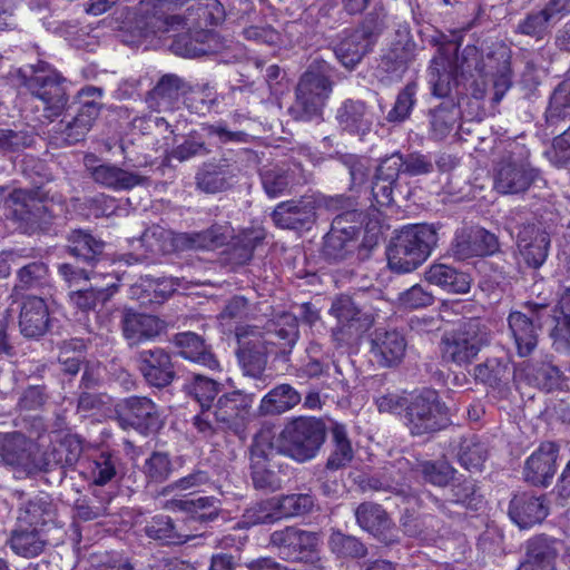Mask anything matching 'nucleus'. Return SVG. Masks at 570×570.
Returning a JSON list of instances; mask_svg holds the SVG:
<instances>
[{
	"label": "nucleus",
	"instance_id": "obj_57",
	"mask_svg": "<svg viewBox=\"0 0 570 570\" xmlns=\"http://www.w3.org/2000/svg\"><path fill=\"white\" fill-rule=\"evenodd\" d=\"M49 285V267L41 259L29 262L16 272L12 288L14 295L23 292L40 291Z\"/></svg>",
	"mask_w": 570,
	"mask_h": 570
},
{
	"label": "nucleus",
	"instance_id": "obj_27",
	"mask_svg": "<svg viewBox=\"0 0 570 570\" xmlns=\"http://www.w3.org/2000/svg\"><path fill=\"white\" fill-rule=\"evenodd\" d=\"M407 341L396 328L376 327L370 334V352L381 367H395L405 356Z\"/></svg>",
	"mask_w": 570,
	"mask_h": 570
},
{
	"label": "nucleus",
	"instance_id": "obj_15",
	"mask_svg": "<svg viewBox=\"0 0 570 570\" xmlns=\"http://www.w3.org/2000/svg\"><path fill=\"white\" fill-rule=\"evenodd\" d=\"M238 347L236 355L245 376L255 380L257 390L265 389L269 383V375L265 374L267 356L271 348L261 336V332L249 331L237 333Z\"/></svg>",
	"mask_w": 570,
	"mask_h": 570
},
{
	"label": "nucleus",
	"instance_id": "obj_18",
	"mask_svg": "<svg viewBox=\"0 0 570 570\" xmlns=\"http://www.w3.org/2000/svg\"><path fill=\"white\" fill-rule=\"evenodd\" d=\"M330 313L337 320V325L332 328V336L343 343L362 336L374 322L373 316L360 309L347 295L336 297Z\"/></svg>",
	"mask_w": 570,
	"mask_h": 570
},
{
	"label": "nucleus",
	"instance_id": "obj_17",
	"mask_svg": "<svg viewBox=\"0 0 570 570\" xmlns=\"http://www.w3.org/2000/svg\"><path fill=\"white\" fill-rule=\"evenodd\" d=\"M254 393L240 390L223 393L214 405L217 425L237 436H243L250 417Z\"/></svg>",
	"mask_w": 570,
	"mask_h": 570
},
{
	"label": "nucleus",
	"instance_id": "obj_13",
	"mask_svg": "<svg viewBox=\"0 0 570 570\" xmlns=\"http://www.w3.org/2000/svg\"><path fill=\"white\" fill-rule=\"evenodd\" d=\"M183 7V0H140L134 10L135 27L144 37L179 30Z\"/></svg>",
	"mask_w": 570,
	"mask_h": 570
},
{
	"label": "nucleus",
	"instance_id": "obj_22",
	"mask_svg": "<svg viewBox=\"0 0 570 570\" xmlns=\"http://www.w3.org/2000/svg\"><path fill=\"white\" fill-rule=\"evenodd\" d=\"M316 197L302 196L298 199H289L277 204L271 217L279 228L308 230L316 222Z\"/></svg>",
	"mask_w": 570,
	"mask_h": 570
},
{
	"label": "nucleus",
	"instance_id": "obj_49",
	"mask_svg": "<svg viewBox=\"0 0 570 570\" xmlns=\"http://www.w3.org/2000/svg\"><path fill=\"white\" fill-rule=\"evenodd\" d=\"M106 243L86 229H72L67 236V253L78 261L95 265L105 254Z\"/></svg>",
	"mask_w": 570,
	"mask_h": 570
},
{
	"label": "nucleus",
	"instance_id": "obj_45",
	"mask_svg": "<svg viewBox=\"0 0 570 570\" xmlns=\"http://www.w3.org/2000/svg\"><path fill=\"white\" fill-rule=\"evenodd\" d=\"M83 451V440L78 434H66L60 439L58 444H43L45 458L50 460V464L46 466L45 474L57 469L61 470V479L66 475V469L73 468Z\"/></svg>",
	"mask_w": 570,
	"mask_h": 570
},
{
	"label": "nucleus",
	"instance_id": "obj_39",
	"mask_svg": "<svg viewBox=\"0 0 570 570\" xmlns=\"http://www.w3.org/2000/svg\"><path fill=\"white\" fill-rule=\"evenodd\" d=\"M335 119L343 131L364 137L375 120L373 107L361 99H345L336 110Z\"/></svg>",
	"mask_w": 570,
	"mask_h": 570
},
{
	"label": "nucleus",
	"instance_id": "obj_21",
	"mask_svg": "<svg viewBox=\"0 0 570 570\" xmlns=\"http://www.w3.org/2000/svg\"><path fill=\"white\" fill-rule=\"evenodd\" d=\"M428 498L441 514L451 519L460 515L451 510V505H458L474 512L484 507V498L480 492V487L471 478L451 483L445 499H440L430 492H428Z\"/></svg>",
	"mask_w": 570,
	"mask_h": 570
},
{
	"label": "nucleus",
	"instance_id": "obj_52",
	"mask_svg": "<svg viewBox=\"0 0 570 570\" xmlns=\"http://www.w3.org/2000/svg\"><path fill=\"white\" fill-rule=\"evenodd\" d=\"M425 281L448 293L465 294L470 291V276L446 264H433L424 273Z\"/></svg>",
	"mask_w": 570,
	"mask_h": 570
},
{
	"label": "nucleus",
	"instance_id": "obj_59",
	"mask_svg": "<svg viewBox=\"0 0 570 570\" xmlns=\"http://www.w3.org/2000/svg\"><path fill=\"white\" fill-rule=\"evenodd\" d=\"M220 501L215 497H199L189 500H173L166 508L178 509L190 514L191 521L208 523L216 520L219 515Z\"/></svg>",
	"mask_w": 570,
	"mask_h": 570
},
{
	"label": "nucleus",
	"instance_id": "obj_47",
	"mask_svg": "<svg viewBox=\"0 0 570 570\" xmlns=\"http://www.w3.org/2000/svg\"><path fill=\"white\" fill-rule=\"evenodd\" d=\"M171 343L183 358L209 370H218L220 367L212 346L206 343L203 336L194 332H180L173 336Z\"/></svg>",
	"mask_w": 570,
	"mask_h": 570
},
{
	"label": "nucleus",
	"instance_id": "obj_56",
	"mask_svg": "<svg viewBox=\"0 0 570 570\" xmlns=\"http://www.w3.org/2000/svg\"><path fill=\"white\" fill-rule=\"evenodd\" d=\"M331 452L325 463V471L345 469L354 458V450L345 425L334 423L331 428Z\"/></svg>",
	"mask_w": 570,
	"mask_h": 570
},
{
	"label": "nucleus",
	"instance_id": "obj_26",
	"mask_svg": "<svg viewBox=\"0 0 570 570\" xmlns=\"http://www.w3.org/2000/svg\"><path fill=\"white\" fill-rule=\"evenodd\" d=\"M261 336L275 357H287L299 338L298 316L293 313H282L267 323Z\"/></svg>",
	"mask_w": 570,
	"mask_h": 570
},
{
	"label": "nucleus",
	"instance_id": "obj_31",
	"mask_svg": "<svg viewBox=\"0 0 570 570\" xmlns=\"http://www.w3.org/2000/svg\"><path fill=\"white\" fill-rule=\"evenodd\" d=\"M517 247L520 256L531 268H539L548 258L550 235L535 224L517 227Z\"/></svg>",
	"mask_w": 570,
	"mask_h": 570
},
{
	"label": "nucleus",
	"instance_id": "obj_41",
	"mask_svg": "<svg viewBox=\"0 0 570 570\" xmlns=\"http://www.w3.org/2000/svg\"><path fill=\"white\" fill-rule=\"evenodd\" d=\"M120 325L122 335L130 347L155 338L165 328V323L160 318L138 313L131 308L122 311Z\"/></svg>",
	"mask_w": 570,
	"mask_h": 570
},
{
	"label": "nucleus",
	"instance_id": "obj_25",
	"mask_svg": "<svg viewBox=\"0 0 570 570\" xmlns=\"http://www.w3.org/2000/svg\"><path fill=\"white\" fill-rule=\"evenodd\" d=\"M11 197L19 205L14 214L26 224L28 232L49 234L53 230L56 214L52 205H47L22 189L14 190Z\"/></svg>",
	"mask_w": 570,
	"mask_h": 570
},
{
	"label": "nucleus",
	"instance_id": "obj_2",
	"mask_svg": "<svg viewBox=\"0 0 570 570\" xmlns=\"http://www.w3.org/2000/svg\"><path fill=\"white\" fill-rule=\"evenodd\" d=\"M539 169L530 163L529 148L517 140L501 141L494 148L493 188L502 195L525 193L538 179Z\"/></svg>",
	"mask_w": 570,
	"mask_h": 570
},
{
	"label": "nucleus",
	"instance_id": "obj_48",
	"mask_svg": "<svg viewBox=\"0 0 570 570\" xmlns=\"http://www.w3.org/2000/svg\"><path fill=\"white\" fill-rule=\"evenodd\" d=\"M374 46L360 32L345 29L340 41L334 46L333 52L337 61L347 70H354L362 60L373 52Z\"/></svg>",
	"mask_w": 570,
	"mask_h": 570
},
{
	"label": "nucleus",
	"instance_id": "obj_61",
	"mask_svg": "<svg viewBox=\"0 0 570 570\" xmlns=\"http://www.w3.org/2000/svg\"><path fill=\"white\" fill-rule=\"evenodd\" d=\"M489 455L488 444L478 435L463 436L456 453L462 468L469 471H480Z\"/></svg>",
	"mask_w": 570,
	"mask_h": 570
},
{
	"label": "nucleus",
	"instance_id": "obj_37",
	"mask_svg": "<svg viewBox=\"0 0 570 570\" xmlns=\"http://www.w3.org/2000/svg\"><path fill=\"white\" fill-rule=\"evenodd\" d=\"M509 517L520 529H529L541 523L549 514L546 495L521 492L512 497L509 503Z\"/></svg>",
	"mask_w": 570,
	"mask_h": 570
},
{
	"label": "nucleus",
	"instance_id": "obj_46",
	"mask_svg": "<svg viewBox=\"0 0 570 570\" xmlns=\"http://www.w3.org/2000/svg\"><path fill=\"white\" fill-rule=\"evenodd\" d=\"M232 167L230 159L226 156L204 163L195 175L197 189L206 194L227 190L232 186L230 179L235 176Z\"/></svg>",
	"mask_w": 570,
	"mask_h": 570
},
{
	"label": "nucleus",
	"instance_id": "obj_38",
	"mask_svg": "<svg viewBox=\"0 0 570 570\" xmlns=\"http://www.w3.org/2000/svg\"><path fill=\"white\" fill-rule=\"evenodd\" d=\"M102 89L87 86L78 91L72 101L65 108L66 119L83 127L89 132L102 108Z\"/></svg>",
	"mask_w": 570,
	"mask_h": 570
},
{
	"label": "nucleus",
	"instance_id": "obj_19",
	"mask_svg": "<svg viewBox=\"0 0 570 570\" xmlns=\"http://www.w3.org/2000/svg\"><path fill=\"white\" fill-rule=\"evenodd\" d=\"M530 315L513 311L508 316V325L520 357L530 355L538 345L539 331L548 305L528 302Z\"/></svg>",
	"mask_w": 570,
	"mask_h": 570
},
{
	"label": "nucleus",
	"instance_id": "obj_20",
	"mask_svg": "<svg viewBox=\"0 0 570 570\" xmlns=\"http://www.w3.org/2000/svg\"><path fill=\"white\" fill-rule=\"evenodd\" d=\"M498 250V237L480 226H464L456 229L451 244L453 257L462 262L494 255Z\"/></svg>",
	"mask_w": 570,
	"mask_h": 570
},
{
	"label": "nucleus",
	"instance_id": "obj_64",
	"mask_svg": "<svg viewBox=\"0 0 570 570\" xmlns=\"http://www.w3.org/2000/svg\"><path fill=\"white\" fill-rule=\"evenodd\" d=\"M262 186L271 198L278 197L294 185L295 174L289 167L274 166L259 173Z\"/></svg>",
	"mask_w": 570,
	"mask_h": 570
},
{
	"label": "nucleus",
	"instance_id": "obj_16",
	"mask_svg": "<svg viewBox=\"0 0 570 570\" xmlns=\"http://www.w3.org/2000/svg\"><path fill=\"white\" fill-rule=\"evenodd\" d=\"M83 165L94 183L114 191H128L150 184L149 177L124 169L116 164L102 161L95 154L85 155Z\"/></svg>",
	"mask_w": 570,
	"mask_h": 570
},
{
	"label": "nucleus",
	"instance_id": "obj_63",
	"mask_svg": "<svg viewBox=\"0 0 570 570\" xmlns=\"http://www.w3.org/2000/svg\"><path fill=\"white\" fill-rule=\"evenodd\" d=\"M330 551L338 559H362L367 556L366 546L356 537L333 530L328 541Z\"/></svg>",
	"mask_w": 570,
	"mask_h": 570
},
{
	"label": "nucleus",
	"instance_id": "obj_43",
	"mask_svg": "<svg viewBox=\"0 0 570 570\" xmlns=\"http://www.w3.org/2000/svg\"><path fill=\"white\" fill-rule=\"evenodd\" d=\"M563 540L546 533L533 535L525 542L527 560L523 568L532 570H556Z\"/></svg>",
	"mask_w": 570,
	"mask_h": 570
},
{
	"label": "nucleus",
	"instance_id": "obj_58",
	"mask_svg": "<svg viewBox=\"0 0 570 570\" xmlns=\"http://www.w3.org/2000/svg\"><path fill=\"white\" fill-rule=\"evenodd\" d=\"M223 387V383L196 373H193L184 385L187 395L193 397L202 410H212L214 407V401L222 393Z\"/></svg>",
	"mask_w": 570,
	"mask_h": 570
},
{
	"label": "nucleus",
	"instance_id": "obj_54",
	"mask_svg": "<svg viewBox=\"0 0 570 570\" xmlns=\"http://www.w3.org/2000/svg\"><path fill=\"white\" fill-rule=\"evenodd\" d=\"M57 517V508L48 494L37 495L19 508L17 521L30 523L37 530L49 523H53Z\"/></svg>",
	"mask_w": 570,
	"mask_h": 570
},
{
	"label": "nucleus",
	"instance_id": "obj_14",
	"mask_svg": "<svg viewBox=\"0 0 570 570\" xmlns=\"http://www.w3.org/2000/svg\"><path fill=\"white\" fill-rule=\"evenodd\" d=\"M115 414L124 430L132 429L144 436L155 435L165 424L160 407L147 396L131 395L120 400Z\"/></svg>",
	"mask_w": 570,
	"mask_h": 570
},
{
	"label": "nucleus",
	"instance_id": "obj_6",
	"mask_svg": "<svg viewBox=\"0 0 570 570\" xmlns=\"http://www.w3.org/2000/svg\"><path fill=\"white\" fill-rule=\"evenodd\" d=\"M45 455L43 443L27 439L22 432H0V463L16 479H36L45 474L50 464Z\"/></svg>",
	"mask_w": 570,
	"mask_h": 570
},
{
	"label": "nucleus",
	"instance_id": "obj_53",
	"mask_svg": "<svg viewBox=\"0 0 570 570\" xmlns=\"http://www.w3.org/2000/svg\"><path fill=\"white\" fill-rule=\"evenodd\" d=\"M8 543L17 556L35 558L43 551L46 539L42 535V530L30 527V523L17 521Z\"/></svg>",
	"mask_w": 570,
	"mask_h": 570
},
{
	"label": "nucleus",
	"instance_id": "obj_55",
	"mask_svg": "<svg viewBox=\"0 0 570 570\" xmlns=\"http://www.w3.org/2000/svg\"><path fill=\"white\" fill-rule=\"evenodd\" d=\"M302 401L301 393L291 384H278L261 401L259 411L265 415H278L294 409Z\"/></svg>",
	"mask_w": 570,
	"mask_h": 570
},
{
	"label": "nucleus",
	"instance_id": "obj_32",
	"mask_svg": "<svg viewBox=\"0 0 570 570\" xmlns=\"http://www.w3.org/2000/svg\"><path fill=\"white\" fill-rule=\"evenodd\" d=\"M18 325L26 338H40L50 328L51 318L46 301L36 295L22 296L19 305Z\"/></svg>",
	"mask_w": 570,
	"mask_h": 570
},
{
	"label": "nucleus",
	"instance_id": "obj_29",
	"mask_svg": "<svg viewBox=\"0 0 570 570\" xmlns=\"http://www.w3.org/2000/svg\"><path fill=\"white\" fill-rule=\"evenodd\" d=\"M357 525L385 546L400 542L397 531L389 513L377 503L363 502L354 511Z\"/></svg>",
	"mask_w": 570,
	"mask_h": 570
},
{
	"label": "nucleus",
	"instance_id": "obj_28",
	"mask_svg": "<svg viewBox=\"0 0 570 570\" xmlns=\"http://www.w3.org/2000/svg\"><path fill=\"white\" fill-rule=\"evenodd\" d=\"M560 446L554 442H542L525 460L523 480L530 485L548 488L557 472Z\"/></svg>",
	"mask_w": 570,
	"mask_h": 570
},
{
	"label": "nucleus",
	"instance_id": "obj_24",
	"mask_svg": "<svg viewBox=\"0 0 570 570\" xmlns=\"http://www.w3.org/2000/svg\"><path fill=\"white\" fill-rule=\"evenodd\" d=\"M135 361L144 380L153 387H167L176 379L171 356L164 348L141 350L137 352Z\"/></svg>",
	"mask_w": 570,
	"mask_h": 570
},
{
	"label": "nucleus",
	"instance_id": "obj_1",
	"mask_svg": "<svg viewBox=\"0 0 570 570\" xmlns=\"http://www.w3.org/2000/svg\"><path fill=\"white\" fill-rule=\"evenodd\" d=\"M340 72L321 57L311 60L295 88V100L288 108L296 121H311L322 115Z\"/></svg>",
	"mask_w": 570,
	"mask_h": 570
},
{
	"label": "nucleus",
	"instance_id": "obj_7",
	"mask_svg": "<svg viewBox=\"0 0 570 570\" xmlns=\"http://www.w3.org/2000/svg\"><path fill=\"white\" fill-rule=\"evenodd\" d=\"M490 333L476 317L461 322L456 328L443 334L440 342L441 357L445 363L465 366L489 344Z\"/></svg>",
	"mask_w": 570,
	"mask_h": 570
},
{
	"label": "nucleus",
	"instance_id": "obj_4",
	"mask_svg": "<svg viewBox=\"0 0 570 570\" xmlns=\"http://www.w3.org/2000/svg\"><path fill=\"white\" fill-rule=\"evenodd\" d=\"M327 436L325 422L315 416H296L287 421L274 442L276 452L296 463L314 460Z\"/></svg>",
	"mask_w": 570,
	"mask_h": 570
},
{
	"label": "nucleus",
	"instance_id": "obj_33",
	"mask_svg": "<svg viewBox=\"0 0 570 570\" xmlns=\"http://www.w3.org/2000/svg\"><path fill=\"white\" fill-rule=\"evenodd\" d=\"M517 372L512 370L507 354L488 356L483 362L473 367V377L501 396L510 392V381Z\"/></svg>",
	"mask_w": 570,
	"mask_h": 570
},
{
	"label": "nucleus",
	"instance_id": "obj_23",
	"mask_svg": "<svg viewBox=\"0 0 570 570\" xmlns=\"http://www.w3.org/2000/svg\"><path fill=\"white\" fill-rule=\"evenodd\" d=\"M193 92H195V86L189 81L176 73H165L147 91L145 102L156 112L173 111L181 98Z\"/></svg>",
	"mask_w": 570,
	"mask_h": 570
},
{
	"label": "nucleus",
	"instance_id": "obj_36",
	"mask_svg": "<svg viewBox=\"0 0 570 570\" xmlns=\"http://www.w3.org/2000/svg\"><path fill=\"white\" fill-rule=\"evenodd\" d=\"M517 374L520 379H524L529 385L546 392L563 390L568 386L567 376L550 361H524L519 364Z\"/></svg>",
	"mask_w": 570,
	"mask_h": 570
},
{
	"label": "nucleus",
	"instance_id": "obj_50",
	"mask_svg": "<svg viewBox=\"0 0 570 570\" xmlns=\"http://www.w3.org/2000/svg\"><path fill=\"white\" fill-rule=\"evenodd\" d=\"M550 336L553 348L561 354H570V288H567L557 305L550 308Z\"/></svg>",
	"mask_w": 570,
	"mask_h": 570
},
{
	"label": "nucleus",
	"instance_id": "obj_10",
	"mask_svg": "<svg viewBox=\"0 0 570 570\" xmlns=\"http://www.w3.org/2000/svg\"><path fill=\"white\" fill-rule=\"evenodd\" d=\"M268 546L284 561L316 564L321 561L322 534L296 525H286L271 533Z\"/></svg>",
	"mask_w": 570,
	"mask_h": 570
},
{
	"label": "nucleus",
	"instance_id": "obj_35",
	"mask_svg": "<svg viewBox=\"0 0 570 570\" xmlns=\"http://www.w3.org/2000/svg\"><path fill=\"white\" fill-rule=\"evenodd\" d=\"M141 531L160 546H180L196 537L184 521L161 513L146 520Z\"/></svg>",
	"mask_w": 570,
	"mask_h": 570
},
{
	"label": "nucleus",
	"instance_id": "obj_62",
	"mask_svg": "<svg viewBox=\"0 0 570 570\" xmlns=\"http://www.w3.org/2000/svg\"><path fill=\"white\" fill-rule=\"evenodd\" d=\"M389 27V12L382 2H377L365 13L364 18L354 29L375 47Z\"/></svg>",
	"mask_w": 570,
	"mask_h": 570
},
{
	"label": "nucleus",
	"instance_id": "obj_34",
	"mask_svg": "<svg viewBox=\"0 0 570 570\" xmlns=\"http://www.w3.org/2000/svg\"><path fill=\"white\" fill-rule=\"evenodd\" d=\"M512 51L504 43L493 46L487 53L483 62L485 75L493 78V102L501 101L512 86L513 71L511 68Z\"/></svg>",
	"mask_w": 570,
	"mask_h": 570
},
{
	"label": "nucleus",
	"instance_id": "obj_44",
	"mask_svg": "<svg viewBox=\"0 0 570 570\" xmlns=\"http://www.w3.org/2000/svg\"><path fill=\"white\" fill-rule=\"evenodd\" d=\"M229 237L228 225L214 224L205 230L175 234L173 245L177 250H208L224 246Z\"/></svg>",
	"mask_w": 570,
	"mask_h": 570
},
{
	"label": "nucleus",
	"instance_id": "obj_9",
	"mask_svg": "<svg viewBox=\"0 0 570 570\" xmlns=\"http://www.w3.org/2000/svg\"><path fill=\"white\" fill-rule=\"evenodd\" d=\"M277 455L268 434H255L247 450L248 474L255 490L273 493L282 489V464L277 461Z\"/></svg>",
	"mask_w": 570,
	"mask_h": 570
},
{
	"label": "nucleus",
	"instance_id": "obj_3",
	"mask_svg": "<svg viewBox=\"0 0 570 570\" xmlns=\"http://www.w3.org/2000/svg\"><path fill=\"white\" fill-rule=\"evenodd\" d=\"M438 242V228L433 224L404 226L386 248L390 269L397 274L413 272L429 258Z\"/></svg>",
	"mask_w": 570,
	"mask_h": 570
},
{
	"label": "nucleus",
	"instance_id": "obj_60",
	"mask_svg": "<svg viewBox=\"0 0 570 570\" xmlns=\"http://www.w3.org/2000/svg\"><path fill=\"white\" fill-rule=\"evenodd\" d=\"M279 521L305 517L313 512L316 500L311 493H289L273 497Z\"/></svg>",
	"mask_w": 570,
	"mask_h": 570
},
{
	"label": "nucleus",
	"instance_id": "obj_8",
	"mask_svg": "<svg viewBox=\"0 0 570 570\" xmlns=\"http://www.w3.org/2000/svg\"><path fill=\"white\" fill-rule=\"evenodd\" d=\"M448 407L433 389H422L409 397L404 423L415 436L432 434L450 425Z\"/></svg>",
	"mask_w": 570,
	"mask_h": 570
},
{
	"label": "nucleus",
	"instance_id": "obj_12",
	"mask_svg": "<svg viewBox=\"0 0 570 570\" xmlns=\"http://www.w3.org/2000/svg\"><path fill=\"white\" fill-rule=\"evenodd\" d=\"M324 204L330 210H343L333 218L331 224L332 229H336L337 225L340 226L342 233L338 234L342 235L343 238L355 242L364 228L363 245L365 247H372L377 244L381 235L379 220L371 219L363 210L350 209V198L338 195L324 198Z\"/></svg>",
	"mask_w": 570,
	"mask_h": 570
},
{
	"label": "nucleus",
	"instance_id": "obj_5",
	"mask_svg": "<svg viewBox=\"0 0 570 570\" xmlns=\"http://www.w3.org/2000/svg\"><path fill=\"white\" fill-rule=\"evenodd\" d=\"M433 169L434 161L431 154L413 151L402 155L394 153L383 158L375 169L371 185L373 200L379 206L392 205L401 174L414 177L429 175Z\"/></svg>",
	"mask_w": 570,
	"mask_h": 570
},
{
	"label": "nucleus",
	"instance_id": "obj_51",
	"mask_svg": "<svg viewBox=\"0 0 570 570\" xmlns=\"http://www.w3.org/2000/svg\"><path fill=\"white\" fill-rule=\"evenodd\" d=\"M428 81L431 94L445 99H454L451 96L452 89L458 85V68L455 63L446 57L434 58L428 69Z\"/></svg>",
	"mask_w": 570,
	"mask_h": 570
},
{
	"label": "nucleus",
	"instance_id": "obj_11",
	"mask_svg": "<svg viewBox=\"0 0 570 570\" xmlns=\"http://www.w3.org/2000/svg\"><path fill=\"white\" fill-rule=\"evenodd\" d=\"M23 80L30 94L45 105V117L52 120L59 117L69 104L68 80L46 63L40 62Z\"/></svg>",
	"mask_w": 570,
	"mask_h": 570
},
{
	"label": "nucleus",
	"instance_id": "obj_30",
	"mask_svg": "<svg viewBox=\"0 0 570 570\" xmlns=\"http://www.w3.org/2000/svg\"><path fill=\"white\" fill-rule=\"evenodd\" d=\"M226 48L222 37L212 30L187 29L175 37L170 45L171 51L185 58H198L216 55Z\"/></svg>",
	"mask_w": 570,
	"mask_h": 570
},
{
	"label": "nucleus",
	"instance_id": "obj_42",
	"mask_svg": "<svg viewBox=\"0 0 570 570\" xmlns=\"http://www.w3.org/2000/svg\"><path fill=\"white\" fill-rule=\"evenodd\" d=\"M186 10L180 14V29L208 30V27L220 24L226 17L225 8L219 0H183Z\"/></svg>",
	"mask_w": 570,
	"mask_h": 570
},
{
	"label": "nucleus",
	"instance_id": "obj_40",
	"mask_svg": "<svg viewBox=\"0 0 570 570\" xmlns=\"http://www.w3.org/2000/svg\"><path fill=\"white\" fill-rule=\"evenodd\" d=\"M428 137L433 141L448 138L459 126L462 118L460 102L456 99H445L430 107L426 112Z\"/></svg>",
	"mask_w": 570,
	"mask_h": 570
}]
</instances>
